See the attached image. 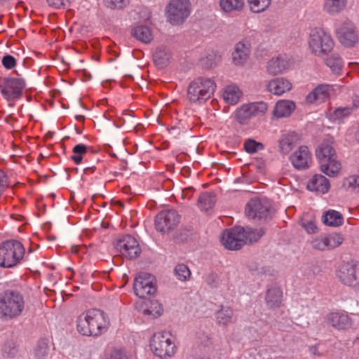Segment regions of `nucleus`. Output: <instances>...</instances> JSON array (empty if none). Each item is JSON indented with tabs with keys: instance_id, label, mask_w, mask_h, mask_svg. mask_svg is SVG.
Instances as JSON below:
<instances>
[{
	"instance_id": "f257e3e1",
	"label": "nucleus",
	"mask_w": 359,
	"mask_h": 359,
	"mask_svg": "<svg viewBox=\"0 0 359 359\" xmlns=\"http://www.w3.org/2000/svg\"><path fill=\"white\" fill-rule=\"evenodd\" d=\"M109 325L107 314L100 309L88 310L81 313L76 320L77 331L84 336H100L107 331Z\"/></svg>"
},
{
	"instance_id": "f03ea898",
	"label": "nucleus",
	"mask_w": 359,
	"mask_h": 359,
	"mask_svg": "<svg viewBox=\"0 0 359 359\" xmlns=\"http://www.w3.org/2000/svg\"><path fill=\"white\" fill-rule=\"evenodd\" d=\"M308 48L316 57L327 56L334 49V40L332 34L323 27L310 29L307 39Z\"/></svg>"
},
{
	"instance_id": "7ed1b4c3",
	"label": "nucleus",
	"mask_w": 359,
	"mask_h": 359,
	"mask_svg": "<svg viewBox=\"0 0 359 359\" xmlns=\"http://www.w3.org/2000/svg\"><path fill=\"white\" fill-rule=\"evenodd\" d=\"M25 307L24 298L18 292L6 290L0 298V315L6 320L14 319L21 316Z\"/></svg>"
},
{
	"instance_id": "20e7f679",
	"label": "nucleus",
	"mask_w": 359,
	"mask_h": 359,
	"mask_svg": "<svg viewBox=\"0 0 359 359\" xmlns=\"http://www.w3.org/2000/svg\"><path fill=\"white\" fill-rule=\"evenodd\" d=\"M25 256V248L18 241L8 240L0 245V266L12 268L20 264Z\"/></svg>"
},
{
	"instance_id": "39448f33",
	"label": "nucleus",
	"mask_w": 359,
	"mask_h": 359,
	"mask_svg": "<svg viewBox=\"0 0 359 359\" xmlns=\"http://www.w3.org/2000/svg\"><path fill=\"white\" fill-rule=\"evenodd\" d=\"M263 235L264 232L259 231L257 232L256 237L251 238L250 236L246 235L243 227L236 226L223 231L221 242L226 249L237 250L245 244L257 241Z\"/></svg>"
},
{
	"instance_id": "423d86ee",
	"label": "nucleus",
	"mask_w": 359,
	"mask_h": 359,
	"mask_svg": "<svg viewBox=\"0 0 359 359\" xmlns=\"http://www.w3.org/2000/svg\"><path fill=\"white\" fill-rule=\"evenodd\" d=\"M215 81L206 77L194 79L187 88V97L191 102L202 103L209 99L215 93Z\"/></svg>"
},
{
	"instance_id": "0eeeda50",
	"label": "nucleus",
	"mask_w": 359,
	"mask_h": 359,
	"mask_svg": "<svg viewBox=\"0 0 359 359\" xmlns=\"http://www.w3.org/2000/svg\"><path fill=\"white\" fill-rule=\"evenodd\" d=\"M334 273L342 285L353 289L359 287V262H341L336 266Z\"/></svg>"
},
{
	"instance_id": "6e6552de",
	"label": "nucleus",
	"mask_w": 359,
	"mask_h": 359,
	"mask_svg": "<svg viewBox=\"0 0 359 359\" xmlns=\"http://www.w3.org/2000/svg\"><path fill=\"white\" fill-rule=\"evenodd\" d=\"M191 13L190 0H170L165 8L166 20L172 25L183 24Z\"/></svg>"
},
{
	"instance_id": "1a4fd4ad",
	"label": "nucleus",
	"mask_w": 359,
	"mask_h": 359,
	"mask_svg": "<svg viewBox=\"0 0 359 359\" xmlns=\"http://www.w3.org/2000/svg\"><path fill=\"white\" fill-rule=\"evenodd\" d=\"M150 348L154 354L161 359L172 357L176 353V345L169 332H157L150 341Z\"/></svg>"
},
{
	"instance_id": "9d476101",
	"label": "nucleus",
	"mask_w": 359,
	"mask_h": 359,
	"mask_svg": "<svg viewBox=\"0 0 359 359\" xmlns=\"http://www.w3.org/2000/svg\"><path fill=\"white\" fill-rule=\"evenodd\" d=\"M133 290L140 298L154 295L157 290L156 278L145 272L138 273L134 280Z\"/></svg>"
},
{
	"instance_id": "9b49d317",
	"label": "nucleus",
	"mask_w": 359,
	"mask_h": 359,
	"mask_svg": "<svg viewBox=\"0 0 359 359\" xmlns=\"http://www.w3.org/2000/svg\"><path fill=\"white\" fill-rule=\"evenodd\" d=\"M335 32L339 43L345 47H353L359 41L357 28L351 21L345 20L341 22Z\"/></svg>"
},
{
	"instance_id": "f8f14e48",
	"label": "nucleus",
	"mask_w": 359,
	"mask_h": 359,
	"mask_svg": "<svg viewBox=\"0 0 359 359\" xmlns=\"http://www.w3.org/2000/svg\"><path fill=\"white\" fill-rule=\"evenodd\" d=\"M180 215L174 209L163 210L155 218V228L161 233H168L177 226Z\"/></svg>"
},
{
	"instance_id": "ddd939ff",
	"label": "nucleus",
	"mask_w": 359,
	"mask_h": 359,
	"mask_svg": "<svg viewBox=\"0 0 359 359\" xmlns=\"http://www.w3.org/2000/svg\"><path fill=\"white\" fill-rule=\"evenodd\" d=\"M25 86V81L21 78H5L4 83L0 85L2 95L7 100L19 98Z\"/></svg>"
},
{
	"instance_id": "4468645a",
	"label": "nucleus",
	"mask_w": 359,
	"mask_h": 359,
	"mask_svg": "<svg viewBox=\"0 0 359 359\" xmlns=\"http://www.w3.org/2000/svg\"><path fill=\"white\" fill-rule=\"evenodd\" d=\"M115 248L121 256L132 259L141 252L137 241L130 235H126L117 241Z\"/></svg>"
},
{
	"instance_id": "2eb2a0df",
	"label": "nucleus",
	"mask_w": 359,
	"mask_h": 359,
	"mask_svg": "<svg viewBox=\"0 0 359 359\" xmlns=\"http://www.w3.org/2000/svg\"><path fill=\"white\" fill-rule=\"evenodd\" d=\"M343 241L344 238L340 234L323 235L314 238L311 241V246L319 250H330L339 246Z\"/></svg>"
},
{
	"instance_id": "dca6fc26",
	"label": "nucleus",
	"mask_w": 359,
	"mask_h": 359,
	"mask_svg": "<svg viewBox=\"0 0 359 359\" xmlns=\"http://www.w3.org/2000/svg\"><path fill=\"white\" fill-rule=\"evenodd\" d=\"M292 165L297 170H304L310 167L312 156L306 146H301L290 156Z\"/></svg>"
},
{
	"instance_id": "f3484780",
	"label": "nucleus",
	"mask_w": 359,
	"mask_h": 359,
	"mask_svg": "<svg viewBox=\"0 0 359 359\" xmlns=\"http://www.w3.org/2000/svg\"><path fill=\"white\" fill-rule=\"evenodd\" d=\"M334 91L333 86L329 84H320L317 86L306 97L309 104H319L327 101Z\"/></svg>"
},
{
	"instance_id": "a211bd4d",
	"label": "nucleus",
	"mask_w": 359,
	"mask_h": 359,
	"mask_svg": "<svg viewBox=\"0 0 359 359\" xmlns=\"http://www.w3.org/2000/svg\"><path fill=\"white\" fill-rule=\"evenodd\" d=\"M291 65V60L286 55H278L271 57L266 64V72L272 76L283 74Z\"/></svg>"
},
{
	"instance_id": "6ab92c4d",
	"label": "nucleus",
	"mask_w": 359,
	"mask_h": 359,
	"mask_svg": "<svg viewBox=\"0 0 359 359\" xmlns=\"http://www.w3.org/2000/svg\"><path fill=\"white\" fill-rule=\"evenodd\" d=\"M327 323L338 330H346L352 325V319L346 312H332L326 316Z\"/></svg>"
},
{
	"instance_id": "aec40b11",
	"label": "nucleus",
	"mask_w": 359,
	"mask_h": 359,
	"mask_svg": "<svg viewBox=\"0 0 359 359\" xmlns=\"http://www.w3.org/2000/svg\"><path fill=\"white\" fill-rule=\"evenodd\" d=\"M269 212V205L266 201L260 199H252L245 207V214L248 218L266 217Z\"/></svg>"
},
{
	"instance_id": "412c9836",
	"label": "nucleus",
	"mask_w": 359,
	"mask_h": 359,
	"mask_svg": "<svg viewBox=\"0 0 359 359\" xmlns=\"http://www.w3.org/2000/svg\"><path fill=\"white\" fill-rule=\"evenodd\" d=\"M250 54V45L244 41L238 42L232 53L233 62L236 66H243L248 61Z\"/></svg>"
},
{
	"instance_id": "4be33fe9",
	"label": "nucleus",
	"mask_w": 359,
	"mask_h": 359,
	"mask_svg": "<svg viewBox=\"0 0 359 359\" xmlns=\"http://www.w3.org/2000/svg\"><path fill=\"white\" fill-rule=\"evenodd\" d=\"M266 88L271 93L276 95H281L289 92L292 88V84L288 79L280 77L269 81Z\"/></svg>"
},
{
	"instance_id": "5701e85b",
	"label": "nucleus",
	"mask_w": 359,
	"mask_h": 359,
	"mask_svg": "<svg viewBox=\"0 0 359 359\" xmlns=\"http://www.w3.org/2000/svg\"><path fill=\"white\" fill-rule=\"evenodd\" d=\"M296 109V104L290 100H278L272 111V115L276 118H281L290 116Z\"/></svg>"
},
{
	"instance_id": "b1692460",
	"label": "nucleus",
	"mask_w": 359,
	"mask_h": 359,
	"mask_svg": "<svg viewBox=\"0 0 359 359\" xmlns=\"http://www.w3.org/2000/svg\"><path fill=\"white\" fill-rule=\"evenodd\" d=\"M330 187L329 180L322 175H315L308 182L307 188L320 194L327 193Z\"/></svg>"
},
{
	"instance_id": "393cba45",
	"label": "nucleus",
	"mask_w": 359,
	"mask_h": 359,
	"mask_svg": "<svg viewBox=\"0 0 359 359\" xmlns=\"http://www.w3.org/2000/svg\"><path fill=\"white\" fill-rule=\"evenodd\" d=\"M320 168L325 175L333 177L337 176L341 170V164L337 159V156L319 162Z\"/></svg>"
},
{
	"instance_id": "a878e982",
	"label": "nucleus",
	"mask_w": 359,
	"mask_h": 359,
	"mask_svg": "<svg viewBox=\"0 0 359 359\" xmlns=\"http://www.w3.org/2000/svg\"><path fill=\"white\" fill-rule=\"evenodd\" d=\"M132 36L144 43H149L154 39L152 29L145 25H137L131 30Z\"/></svg>"
},
{
	"instance_id": "bb28decb",
	"label": "nucleus",
	"mask_w": 359,
	"mask_h": 359,
	"mask_svg": "<svg viewBox=\"0 0 359 359\" xmlns=\"http://www.w3.org/2000/svg\"><path fill=\"white\" fill-rule=\"evenodd\" d=\"M283 292L279 287H271L268 289L266 294V303L268 308L276 309L282 304Z\"/></svg>"
},
{
	"instance_id": "cd10ccee",
	"label": "nucleus",
	"mask_w": 359,
	"mask_h": 359,
	"mask_svg": "<svg viewBox=\"0 0 359 359\" xmlns=\"http://www.w3.org/2000/svg\"><path fill=\"white\" fill-rule=\"evenodd\" d=\"M243 92L236 85H229L222 90V98L226 103L231 105L236 104L242 97Z\"/></svg>"
},
{
	"instance_id": "c85d7f7f",
	"label": "nucleus",
	"mask_w": 359,
	"mask_h": 359,
	"mask_svg": "<svg viewBox=\"0 0 359 359\" xmlns=\"http://www.w3.org/2000/svg\"><path fill=\"white\" fill-rule=\"evenodd\" d=\"M348 4V0H325L323 10L330 15H337L343 12Z\"/></svg>"
},
{
	"instance_id": "c756f323",
	"label": "nucleus",
	"mask_w": 359,
	"mask_h": 359,
	"mask_svg": "<svg viewBox=\"0 0 359 359\" xmlns=\"http://www.w3.org/2000/svg\"><path fill=\"white\" fill-rule=\"evenodd\" d=\"M153 57L155 64L158 67L163 68L170 63L172 53L168 48L161 46L156 48Z\"/></svg>"
},
{
	"instance_id": "7c9ffc66",
	"label": "nucleus",
	"mask_w": 359,
	"mask_h": 359,
	"mask_svg": "<svg viewBox=\"0 0 359 359\" xmlns=\"http://www.w3.org/2000/svg\"><path fill=\"white\" fill-rule=\"evenodd\" d=\"M297 141L298 136L294 133L283 135L279 140L280 151L283 154H289L295 147Z\"/></svg>"
},
{
	"instance_id": "2f4dec72",
	"label": "nucleus",
	"mask_w": 359,
	"mask_h": 359,
	"mask_svg": "<svg viewBox=\"0 0 359 359\" xmlns=\"http://www.w3.org/2000/svg\"><path fill=\"white\" fill-rule=\"evenodd\" d=\"M353 111L351 107H340L330 109L326 114L327 118L333 123H340L348 117Z\"/></svg>"
},
{
	"instance_id": "473e14b6",
	"label": "nucleus",
	"mask_w": 359,
	"mask_h": 359,
	"mask_svg": "<svg viewBox=\"0 0 359 359\" xmlns=\"http://www.w3.org/2000/svg\"><path fill=\"white\" fill-rule=\"evenodd\" d=\"M316 158L319 162L337 156L332 145L327 142L320 144L316 150Z\"/></svg>"
},
{
	"instance_id": "72a5a7b5",
	"label": "nucleus",
	"mask_w": 359,
	"mask_h": 359,
	"mask_svg": "<svg viewBox=\"0 0 359 359\" xmlns=\"http://www.w3.org/2000/svg\"><path fill=\"white\" fill-rule=\"evenodd\" d=\"M221 10L225 13L241 11L245 5L244 0H219Z\"/></svg>"
},
{
	"instance_id": "f704fd0d",
	"label": "nucleus",
	"mask_w": 359,
	"mask_h": 359,
	"mask_svg": "<svg viewBox=\"0 0 359 359\" xmlns=\"http://www.w3.org/2000/svg\"><path fill=\"white\" fill-rule=\"evenodd\" d=\"M50 347L48 339H41L33 350L35 359H46L49 355Z\"/></svg>"
},
{
	"instance_id": "c9c22d12",
	"label": "nucleus",
	"mask_w": 359,
	"mask_h": 359,
	"mask_svg": "<svg viewBox=\"0 0 359 359\" xmlns=\"http://www.w3.org/2000/svg\"><path fill=\"white\" fill-rule=\"evenodd\" d=\"M233 315V311L231 307L221 306L215 313L216 322L221 325H227L231 323Z\"/></svg>"
},
{
	"instance_id": "e433bc0d",
	"label": "nucleus",
	"mask_w": 359,
	"mask_h": 359,
	"mask_svg": "<svg viewBox=\"0 0 359 359\" xmlns=\"http://www.w3.org/2000/svg\"><path fill=\"white\" fill-rule=\"evenodd\" d=\"M163 309L162 305L156 302H151L150 305H147L141 311L142 313L148 318L154 319L161 316L163 313Z\"/></svg>"
},
{
	"instance_id": "4c0bfd02",
	"label": "nucleus",
	"mask_w": 359,
	"mask_h": 359,
	"mask_svg": "<svg viewBox=\"0 0 359 359\" xmlns=\"http://www.w3.org/2000/svg\"><path fill=\"white\" fill-rule=\"evenodd\" d=\"M343 217L337 211L330 210L323 216V222L325 224L330 226H338L343 224Z\"/></svg>"
},
{
	"instance_id": "58836bf2",
	"label": "nucleus",
	"mask_w": 359,
	"mask_h": 359,
	"mask_svg": "<svg viewBox=\"0 0 359 359\" xmlns=\"http://www.w3.org/2000/svg\"><path fill=\"white\" fill-rule=\"evenodd\" d=\"M222 59L221 54L217 50H210L207 51L205 55L201 60V65L205 68H211L216 66Z\"/></svg>"
},
{
	"instance_id": "ea45409f",
	"label": "nucleus",
	"mask_w": 359,
	"mask_h": 359,
	"mask_svg": "<svg viewBox=\"0 0 359 359\" xmlns=\"http://www.w3.org/2000/svg\"><path fill=\"white\" fill-rule=\"evenodd\" d=\"M247 2L252 13H260L269 7L271 0H247Z\"/></svg>"
},
{
	"instance_id": "a19ab883",
	"label": "nucleus",
	"mask_w": 359,
	"mask_h": 359,
	"mask_svg": "<svg viewBox=\"0 0 359 359\" xmlns=\"http://www.w3.org/2000/svg\"><path fill=\"white\" fill-rule=\"evenodd\" d=\"M325 63L334 73H339L344 66L343 60L338 54H332L329 56L326 59Z\"/></svg>"
},
{
	"instance_id": "79ce46f5",
	"label": "nucleus",
	"mask_w": 359,
	"mask_h": 359,
	"mask_svg": "<svg viewBox=\"0 0 359 359\" xmlns=\"http://www.w3.org/2000/svg\"><path fill=\"white\" fill-rule=\"evenodd\" d=\"M215 201V196L213 194L206 192L200 196L198 205L202 210H208L214 206Z\"/></svg>"
},
{
	"instance_id": "37998d69",
	"label": "nucleus",
	"mask_w": 359,
	"mask_h": 359,
	"mask_svg": "<svg viewBox=\"0 0 359 359\" xmlns=\"http://www.w3.org/2000/svg\"><path fill=\"white\" fill-rule=\"evenodd\" d=\"M236 117L239 123L242 124L253 118L248 104H243L236 110Z\"/></svg>"
},
{
	"instance_id": "c03bdc74",
	"label": "nucleus",
	"mask_w": 359,
	"mask_h": 359,
	"mask_svg": "<svg viewBox=\"0 0 359 359\" xmlns=\"http://www.w3.org/2000/svg\"><path fill=\"white\" fill-rule=\"evenodd\" d=\"M248 105L253 117L264 115L268 109V105L264 102H252Z\"/></svg>"
},
{
	"instance_id": "a18cd8bd",
	"label": "nucleus",
	"mask_w": 359,
	"mask_h": 359,
	"mask_svg": "<svg viewBox=\"0 0 359 359\" xmlns=\"http://www.w3.org/2000/svg\"><path fill=\"white\" fill-rule=\"evenodd\" d=\"M102 2L109 9L121 10L130 4V0H102Z\"/></svg>"
},
{
	"instance_id": "49530a36",
	"label": "nucleus",
	"mask_w": 359,
	"mask_h": 359,
	"mask_svg": "<svg viewBox=\"0 0 359 359\" xmlns=\"http://www.w3.org/2000/svg\"><path fill=\"white\" fill-rule=\"evenodd\" d=\"M175 274L177 279L181 281H186L191 276V271L185 264H178L175 268Z\"/></svg>"
},
{
	"instance_id": "de8ad7c7",
	"label": "nucleus",
	"mask_w": 359,
	"mask_h": 359,
	"mask_svg": "<svg viewBox=\"0 0 359 359\" xmlns=\"http://www.w3.org/2000/svg\"><path fill=\"white\" fill-rule=\"evenodd\" d=\"M72 151L74 154L71 157L72 159L75 163L79 164L82 161L83 155L87 152V147L83 144H79L73 148Z\"/></svg>"
},
{
	"instance_id": "09e8293b",
	"label": "nucleus",
	"mask_w": 359,
	"mask_h": 359,
	"mask_svg": "<svg viewBox=\"0 0 359 359\" xmlns=\"http://www.w3.org/2000/svg\"><path fill=\"white\" fill-rule=\"evenodd\" d=\"M244 149L249 154H254L264 149L262 143L256 142L254 140L248 139L244 143Z\"/></svg>"
},
{
	"instance_id": "8fccbe9b",
	"label": "nucleus",
	"mask_w": 359,
	"mask_h": 359,
	"mask_svg": "<svg viewBox=\"0 0 359 359\" xmlns=\"http://www.w3.org/2000/svg\"><path fill=\"white\" fill-rule=\"evenodd\" d=\"M18 352V346L13 341H6L2 347V353L7 357H14Z\"/></svg>"
},
{
	"instance_id": "3c124183",
	"label": "nucleus",
	"mask_w": 359,
	"mask_h": 359,
	"mask_svg": "<svg viewBox=\"0 0 359 359\" xmlns=\"http://www.w3.org/2000/svg\"><path fill=\"white\" fill-rule=\"evenodd\" d=\"M74 0H46L49 7L53 9H65L70 6Z\"/></svg>"
},
{
	"instance_id": "603ef678",
	"label": "nucleus",
	"mask_w": 359,
	"mask_h": 359,
	"mask_svg": "<svg viewBox=\"0 0 359 359\" xmlns=\"http://www.w3.org/2000/svg\"><path fill=\"white\" fill-rule=\"evenodd\" d=\"M301 226L308 233H314L317 230V226L314 219L304 217L301 219Z\"/></svg>"
},
{
	"instance_id": "864d4df0",
	"label": "nucleus",
	"mask_w": 359,
	"mask_h": 359,
	"mask_svg": "<svg viewBox=\"0 0 359 359\" xmlns=\"http://www.w3.org/2000/svg\"><path fill=\"white\" fill-rule=\"evenodd\" d=\"M344 185L353 191L359 193V175H351L346 178Z\"/></svg>"
},
{
	"instance_id": "5fc2aeb1",
	"label": "nucleus",
	"mask_w": 359,
	"mask_h": 359,
	"mask_svg": "<svg viewBox=\"0 0 359 359\" xmlns=\"http://www.w3.org/2000/svg\"><path fill=\"white\" fill-rule=\"evenodd\" d=\"M2 65L7 69H11L16 65V60L10 55H6L2 58Z\"/></svg>"
},
{
	"instance_id": "6e6d98bb",
	"label": "nucleus",
	"mask_w": 359,
	"mask_h": 359,
	"mask_svg": "<svg viewBox=\"0 0 359 359\" xmlns=\"http://www.w3.org/2000/svg\"><path fill=\"white\" fill-rule=\"evenodd\" d=\"M9 186L10 184L6 174L0 170V196Z\"/></svg>"
},
{
	"instance_id": "4d7b16f0",
	"label": "nucleus",
	"mask_w": 359,
	"mask_h": 359,
	"mask_svg": "<svg viewBox=\"0 0 359 359\" xmlns=\"http://www.w3.org/2000/svg\"><path fill=\"white\" fill-rule=\"evenodd\" d=\"M109 359H128L127 355L121 350H114Z\"/></svg>"
},
{
	"instance_id": "13d9d810",
	"label": "nucleus",
	"mask_w": 359,
	"mask_h": 359,
	"mask_svg": "<svg viewBox=\"0 0 359 359\" xmlns=\"http://www.w3.org/2000/svg\"><path fill=\"white\" fill-rule=\"evenodd\" d=\"M246 235L250 236L251 238H254L257 236V232L259 231H262L264 233V231L263 229L260 228L258 229H252L250 228L245 229Z\"/></svg>"
},
{
	"instance_id": "bf43d9fd",
	"label": "nucleus",
	"mask_w": 359,
	"mask_h": 359,
	"mask_svg": "<svg viewBox=\"0 0 359 359\" xmlns=\"http://www.w3.org/2000/svg\"><path fill=\"white\" fill-rule=\"evenodd\" d=\"M35 251V249L32 247H30L27 252L25 251V256L24 257V260H29L31 259L30 255L34 253Z\"/></svg>"
},
{
	"instance_id": "052dcab7",
	"label": "nucleus",
	"mask_w": 359,
	"mask_h": 359,
	"mask_svg": "<svg viewBox=\"0 0 359 359\" xmlns=\"http://www.w3.org/2000/svg\"><path fill=\"white\" fill-rule=\"evenodd\" d=\"M192 194V188H189L184 190L182 192V197L189 198Z\"/></svg>"
},
{
	"instance_id": "680f3d73",
	"label": "nucleus",
	"mask_w": 359,
	"mask_h": 359,
	"mask_svg": "<svg viewBox=\"0 0 359 359\" xmlns=\"http://www.w3.org/2000/svg\"><path fill=\"white\" fill-rule=\"evenodd\" d=\"M76 118L78 121H83L84 120V116H81V115H77V116H76Z\"/></svg>"
}]
</instances>
